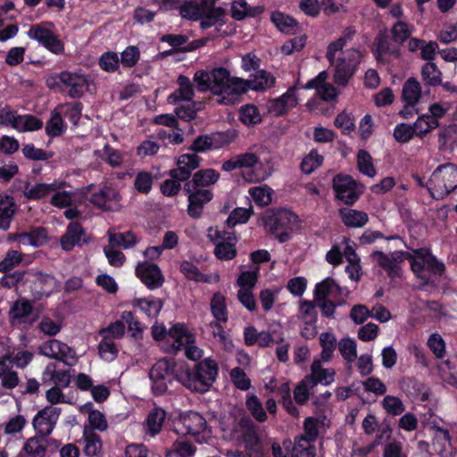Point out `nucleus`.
<instances>
[{"mask_svg":"<svg viewBox=\"0 0 457 457\" xmlns=\"http://www.w3.org/2000/svg\"><path fill=\"white\" fill-rule=\"evenodd\" d=\"M39 353L51 359L71 364L76 361V353L66 344L57 339L44 342L39 346Z\"/></svg>","mask_w":457,"mask_h":457,"instance_id":"obj_14","label":"nucleus"},{"mask_svg":"<svg viewBox=\"0 0 457 457\" xmlns=\"http://www.w3.org/2000/svg\"><path fill=\"white\" fill-rule=\"evenodd\" d=\"M136 274L150 289L157 288L162 285L163 278L156 264L146 262H139L136 268Z\"/></svg>","mask_w":457,"mask_h":457,"instance_id":"obj_17","label":"nucleus"},{"mask_svg":"<svg viewBox=\"0 0 457 457\" xmlns=\"http://www.w3.org/2000/svg\"><path fill=\"white\" fill-rule=\"evenodd\" d=\"M329 424L330 421L326 415L309 417L304 421L305 435L303 436L314 442L317 436L329 427Z\"/></svg>","mask_w":457,"mask_h":457,"instance_id":"obj_28","label":"nucleus"},{"mask_svg":"<svg viewBox=\"0 0 457 457\" xmlns=\"http://www.w3.org/2000/svg\"><path fill=\"white\" fill-rule=\"evenodd\" d=\"M99 355L105 361H112L118 355V347L112 339L104 337L98 345Z\"/></svg>","mask_w":457,"mask_h":457,"instance_id":"obj_61","label":"nucleus"},{"mask_svg":"<svg viewBox=\"0 0 457 457\" xmlns=\"http://www.w3.org/2000/svg\"><path fill=\"white\" fill-rule=\"evenodd\" d=\"M47 242V234L46 229L37 228L29 232H22L21 245L34 247L41 246Z\"/></svg>","mask_w":457,"mask_h":457,"instance_id":"obj_47","label":"nucleus"},{"mask_svg":"<svg viewBox=\"0 0 457 457\" xmlns=\"http://www.w3.org/2000/svg\"><path fill=\"white\" fill-rule=\"evenodd\" d=\"M327 78V72L322 71L319 73V75L316 78L308 81V83L303 87V88L316 89L318 95L324 101L334 100L337 96V91L333 85L326 83Z\"/></svg>","mask_w":457,"mask_h":457,"instance_id":"obj_21","label":"nucleus"},{"mask_svg":"<svg viewBox=\"0 0 457 457\" xmlns=\"http://www.w3.org/2000/svg\"><path fill=\"white\" fill-rule=\"evenodd\" d=\"M109 242L112 246L128 249L133 247L137 243V239L132 232H126L111 234Z\"/></svg>","mask_w":457,"mask_h":457,"instance_id":"obj_58","label":"nucleus"},{"mask_svg":"<svg viewBox=\"0 0 457 457\" xmlns=\"http://www.w3.org/2000/svg\"><path fill=\"white\" fill-rule=\"evenodd\" d=\"M243 444L245 445V453L239 451H230L228 455L233 457H259L261 453L260 443L256 432L248 428L244 436Z\"/></svg>","mask_w":457,"mask_h":457,"instance_id":"obj_26","label":"nucleus"},{"mask_svg":"<svg viewBox=\"0 0 457 457\" xmlns=\"http://www.w3.org/2000/svg\"><path fill=\"white\" fill-rule=\"evenodd\" d=\"M179 422L184 428L181 432L195 436L196 441L200 443L211 436V431L207 428L205 420L197 412L189 411L182 414Z\"/></svg>","mask_w":457,"mask_h":457,"instance_id":"obj_12","label":"nucleus"},{"mask_svg":"<svg viewBox=\"0 0 457 457\" xmlns=\"http://www.w3.org/2000/svg\"><path fill=\"white\" fill-rule=\"evenodd\" d=\"M222 170L227 172L243 170V178L247 182H259L271 176L273 168L269 160L261 161L253 153L237 154L222 163Z\"/></svg>","mask_w":457,"mask_h":457,"instance_id":"obj_3","label":"nucleus"},{"mask_svg":"<svg viewBox=\"0 0 457 457\" xmlns=\"http://www.w3.org/2000/svg\"><path fill=\"white\" fill-rule=\"evenodd\" d=\"M361 59L359 50L351 48L340 52L334 60H329L330 64L335 68L334 79L341 86H345L348 79L353 76L357 65Z\"/></svg>","mask_w":457,"mask_h":457,"instance_id":"obj_8","label":"nucleus"},{"mask_svg":"<svg viewBox=\"0 0 457 457\" xmlns=\"http://www.w3.org/2000/svg\"><path fill=\"white\" fill-rule=\"evenodd\" d=\"M87 241L86 234L78 223H71L66 233L62 237L61 245L63 250L70 251L76 245Z\"/></svg>","mask_w":457,"mask_h":457,"instance_id":"obj_27","label":"nucleus"},{"mask_svg":"<svg viewBox=\"0 0 457 457\" xmlns=\"http://www.w3.org/2000/svg\"><path fill=\"white\" fill-rule=\"evenodd\" d=\"M60 415V409L54 406H48L38 411L33 420V427L41 436L49 435Z\"/></svg>","mask_w":457,"mask_h":457,"instance_id":"obj_15","label":"nucleus"},{"mask_svg":"<svg viewBox=\"0 0 457 457\" xmlns=\"http://www.w3.org/2000/svg\"><path fill=\"white\" fill-rule=\"evenodd\" d=\"M46 130L50 137L60 136L64 131V124L60 111L55 110L52 112L51 118L46 123Z\"/></svg>","mask_w":457,"mask_h":457,"instance_id":"obj_64","label":"nucleus"},{"mask_svg":"<svg viewBox=\"0 0 457 457\" xmlns=\"http://www.w3.org/2000/svg\"><path fill=\"white\" fill-rule=\"evenodd\" d=\"M64 183L61 181H54L52 183H37L28 188L25 195L29 199H40L46 195H52L56 190L61 189Z\"/></svg>","mask_w":457,"mask_h":457,"instance_id":"obj_33","label":"nucleus"},{"mask_svg":"<svg viewBox=\"0 0 457 457\" xmlns=\"http://www.w3.org/2000/svg\"><path fill=\"white\" fill-rule=\"evenodd\" d=\"M348 290L340 287L332 278H327L318 283L314 289V303L327 300L328 296L340 295H347Z\"/></svg>","mask_w":457,"mask_h":457,"instance_id":"obj_23","label":"nucleus"},{"mask_svg":"<svg viewBox=\"0 0 457 457\" xmlns=\"http://www.w3.org/2000/svg\"><path fill=\"white\" fill-rule=\"evenodd\" d=\"M170 342L175 350L195 343V336L183 323H176L169 329Z\"/></svg>","mask_w":457,"mask_h":457,"instance_id":"obj_22","label":"nucleus"},{"mask_svg":"<svg viewBox=\"0 0 457 457\" xmlns=\"http://www.w3.org/2000/svg\"><path fill=\"white\" fill-rule=\"evenodd\" d=\"M218 371L217 362L207 358L193 369L182 366L177 373V379L191 391L204 393L210 389L216 380Z\"/></svg>","mask_w":457,"mask_h":457,"instance_id":"obj_4","label":"nucleus"},{"mask_svg":"<svg viewBox=\"0 0 457 457\" xmlns=\"http://www.w3.org/2000/svg\"><path fill=\"white\" fill-rule=\"evenodd\" d=\"M219 179L220 174L215 170H201L195 173L192 183L195 187H208L215 184Z\"/></svg>","mask_w":457,"mask_h":457,"instance_id":"obj_53","label":"nucleus"},{"mask_svg":"<svg viewBox=\"0 0 457 457\" xmlns=\"http://www.w3.org/2000/svg\"><path fill=\"white\" fill-rule=\"evenodd\" d=\"M337 197L346 204H353L362 192L361 187L348 175H337L333 179Z\"/></svg>","mask_w":457,"mask_h":457,"instance_id":"obj_13","label":"nucleus"},{"mask_svg":"<svg viewBox=\"0 0 457 457\" xmlns=\"http://www.w3.org/2000/svg\"><path fill=\"white\" fill-rule=\"evenodd\" d=\"M421 95L420 83L414 79H409L403 87V99L407 105H415Z\"/></svg>","mask_w":457,"mask_h":457,"instance_id":"obj_42","label":"nucleus"},{"mask_svg":"<svg viewBox=\"0 0 457 457\" xmlns=\"http://www.w3.org/2000/svg\"><path fill=\"white\" fill-rule=\"evenodd\" d=\"M207 237L215 245L214 253L220 260H231L237 254V237L233 232L223 231L218 228H210Z\"/></svg>","mask_w":457,"mask_h":457,"instance_id":"obj_10","label":"nucleus"},{"mask_svg":"<svg viewBox=\"0 0 457 457\" xmlns=\"http://www.w3.org/2000/svg\"><path fill=\"white\" fill-rule=\"evenodd\" d=\"M323 361L319 357L313 360L311 366V374L307 377L312 382V385L322 384L324 386L330 385L335 380V370L333 369L323 368L321 362Z\"/></svg>","mask_w":457,"mask_h":457,"instance_id":"obj_24","label":"nucleus"},{"mask_svg":"<svg viewBox=\"0 0 457 457\" xmlns=\"http://www.w3.org/2000/svg\"><path fill=\"white\" fill-rule=\"evenodd\" d=\"M383 409L391 415L397 416L404 411V405L402 400L394 395H386L381 402Z\"/></svg>","mask_w":457,"mask_h":457,"instance_id":"obj_63","label":"nucleus"},{"mask_svg":"<svg viewBox=\"0 0 457 457\" xmlns=\"http://www.w3.org/2000/svg\"><path fill=\"white\" fill-rule=\"evenodd\" d=\"M49 88L67 91L72 98H80L86 91L93 94L96 87L90 76L78 71H62L59 74L50 76L46 79Z\"/></svg>","mask_w":457,"mask_h":457,"instance_id":"obj_5","label":"nucleus"},{"mask_svg":"<svg viewBox=\"0 0 457 457\" xmlns=\"http://www.w3.org/2000/svg\"><path fill=\"white\" fill-rule=\"evenodd\" d=\"M84 452L87 456H96L102 448L100 436L88 428L84 429Z\"/></svg>","mask_w":457,"mask_h":457,"instance_id":"obj_49","label":"nucleus"},{"mask_svg":"<svg viewBox=\"0 0 457 457\" xmlns=\"http://www.w3.org/2000/svg\"><path fill=\"white\" fill-rule=\"evenodd\" d=\"M247 83V90H266L272 87L275 79L265 71H258L255 74L251 75L249 79H245Z\"/></svg>","mask_w":457,"mask_h":457,"instance_id":"obj_37","label":"nucleus"},{"mask_svg":"<svg viewBox=\"0 0 457 457\" xmlns=\"http://www.w3.org/2000/svg\"><path fill=\"white\" fill-rule=\"evenodd\" d=\"M194 81L199 91H210L217 103L224 105L236 104L239 96L247 91L245 79L232 76L223 67H216L210 71L199 70L194 75Z\"/></svg>","mask_w":457,"mask_h":457,"instance_id":"obj_2","label":"nucleus"},{"mask_svg":"<svg viewBox=\"0 0 457 457\" xmlns=\"http://www.w3.org/2000/svg\"><path fill=\"white\" fill-rule=\"evenodd\" d=\"M31 312V303L24 298L19 299L12 304L10 310V320L13 324L24 323Z\"/></svg>","mask_w":457,"mask_h":457,"instance_id":"obj_35","label":"nucleus"},{"mask_svg":"<svg viewBox=\"0 0 457 457\" xmlns=\"http://www.w3.org/2000/svg\"><path fill=\"white\" fill-rule=\"evenodd\" d=\"M96 155L100 156L104 159L107 163H109L112 167H119L123 162V154L116 150L105 145L102 150H97L95 152Z\"/></svg>","mask_w":457,"mask_h":457,"instance_id":"obj_55","label":"nucleus"},{"mask_svg":"<svg viewBox=\"0 0 457 457\" xmlns=\"http://www.w3.org/2000/svg\"><path fill=\"white\" fill-rule=\"evenodd\" d=\"M181 272L188 278L197 282H206V283H217L220 280V276L218 274L213 275H204L202 274L198 268L190 262H183L180 264Z\"/></svg>","mask_w":457,"mask_h":457,"instance_id":"obj_34","label":"nucleus"},{"mask_svg":"<svg viewBox=\"0 0 457 457\" xmlns=\"http://www.w3.org/2000/svg\"><path fill=\"white\" fill-rule=\"evenodd\" d=\"M239 120L246 126L255 125L262 121L258 108L253 104H245L239 109Z\"/></svg>","mask_w":457,"mask_h":457,"instance_id":"obj_52","label":"nucleus"},{"mask_svg":"<svg viewBox=\"0 0 457 457\" xmlns=\"http://www.w3.org/2000/svg\"><path fill=\"white\" fill-rule=\"evenodd\" d=\"M340 216L344 224L352 228L363 227L369 220L366 212L353 209L340 210Z\"/></svg>","mask_w":457,"mask_h":457,"instance_id":"obj_38","label":"nucleus"},{"mask_svg":"<svg viewBox=\"0 0 457 457\" xmlns=\"http://www.w3.org/2000/svg\"><path fill=\"white\" fill-rule=\"evenodd\" d=\"M248 192L253 201L259 206H267L272 202L273 190L267 185L251 187Z\"/></svg>","mask_w":457,"mask_h":457,"instance_id":"obj_45","label":"nucleus"},{"mask_svg":"<svg viewBox=\"0 0 457 457\" xmlns=\"http://www.w3.org/2000/svg\"><path fill=\"white\" fill-rule=\"evenodd\" d=\"M212 199V193L208 189H199L188 195V214L198 218L202 214L204 205Z\"/></svg>","mask_w":457,"mask_h":457,"instance_id":"obj_25","label":"nucleus"},{"mask_svg":"<svg viewBox=\"0 0 457 457\" xmlns=\"http://www.w3.org/2000/svg\"><path fill=\"white\" fill-rule=\"evenodd\" d=\"M215 0H201L197 2H186L180 7V15L191 21L201 20L203 29L210 28L222 21L224 11L216 8Z\"/></svg>","mask_w":457,"mask_h":457,"instance_id":"obj_6","label":"nucleus"},{"mask_svg":"<svg viewBox=\"0 0 457 457\" xmlns=\"http://www.w3.org/2000/svg\"><path fill=\"white\" fill-rule=\"evenodd\" d=\"M45 382L50 380L55 386L66 387L71 382V376L65 370H57L53 364L46 366L43 374Z\"/></svg>","mask_w":457,"mask_h":457,"instance_id":"obj_39","label":"nucleus"},{"mask_svg":"<svg viewBox=\"0 0 457 457\" xmlns=\"http://www.w3.org/2000/svg\"><path fill=\"white\" fill-rule=\"evenodd\" d=\"M357 167L359 171L367 177L374 178L377 174L372 157L365 150H360L357 154Z\"/></svg>","mask_w":457,"mask_h":457,"instance_id":"obj_51","label":"nucleus"},{"mask_svg":"<svg viewBox=\"0 0 457 457\" xmlns=\"http://www.w3.org/2000/svg\"><path fill=\"white\" fill-rule=\"evenodd\" d=\"M312 443L313 441L307 437L300 436L295 442L292 457H315V447Z\"/></svg>","mask_w":457,"mask_h":457,"instance_id":"obj_48","label":"nucleus"},{"mask_svg":"<svg viewBox=\"0 0 457 457\" xmlns=\"http://www.w3.org/2000/svg\"><path fill=\"white\" fill-rule=\"evenodd\" d=\"M166 419V411L161 407L153 408L146 415L142 428L145 437L153 438L162 429Z\"/></svg>","mask_w":457,"mask_h":457,"instance_id":"obj_18","label":"nucleus"},{"mask_svg":"<svg viewBox=\"0 0 457 457\" xmlns=\"http://www.w3.org/2000/svg\"><path fill=\"white\" fill-rule=\"evenodd\" d=\"M427 187L434 198H443L457 188V166L447 163L438 166L432 173Z\"/></svg>","mask_w":457,"mask_h":457,"instance_id":"obj_7","label":"nucleus"},{"mask_svg":"<svg viewBox=\"0 0 457 457\" xmlns=\"http://www.w3.org/2000/svg\"><path fill=\"white\" fill-rule=\"evenodd\" d=\"M26 34L53 54H58L64 51V46L58 38L55 26L52 22L44 21L31 25Z\"/></svg>","mask_w":457,"mask_h":457,"instance_id":"obj_9","label":"nucleus"},{"mask_svg":"<svg viewBox=\"0 0 457 457\" xmlns=\"http://www.w3.org/2000/svg\"><path fill=\"white\" fill-rule=\"evenodd\" d=\"M195 451L190 444L180 439L173 444L172 449L167 453L166 457H192Z\"/></svg>","mask_w":457,"mask_h":457,"instance_id":"obj_62","label":"nucleus"},{"mask_svg":"<svg viewBox=\"0 0 457 457\" xmlns=\"http://www.w3.org/2000/svg\"><path fill=\"white\" fill-rule=\"evenodd\" d=\"M199 163L200 159L195 154H181L177 160V168L170 170V176L177 180L185 181Z\"/></svg>","mask_w":457,"mask_h":457,"instance_id":"obj_19","label":"nucleus"},{"mask_svg":"<svg viewBox=\"0 0 457 457\" xmlns=\"http://www.w3.org/2000/svg\"><path fill=\"white\" fill-rule=\"evenodd\" d=\"M272 23L278 30L287 34H295L299 30V24L291 16L279 11H275L270 16Z\"/></svg>","mask_w":457,"mask_h":457,"instance_id":"obj_32","label":"nucleus"},{"mask_svg":"<svg viewBox=\"0 0 457 457\" xmlns=\"http://www.w3.org/2000/svg\"><path fill=\"white\" fill-rule=\"evenodd\" d=\"M82 413L87 415V420L92 429L104 431L107 429L108 424L104 415L98 410L93 409L91 403H87L79 406Z\"/></svg>","mask_w":457,"mask_h":457,"instance_id":"obj_31","label":"nucleus"},{"mask_svg":"<svg viewBox=\"0 0 457 457\" xmlns=\"http://www.w3.org/2000/svg\"><path fill=\"white\" fill-rule=\"evenodd\" d=\"M371 258L373 262L383 267L391 278L401 277L402 270L398 264L405 259L410 261L412 271L424 283L434 282L444 271V264L426 249H419L412 253L395 251L390 255L375 252L371 254Z\"/></svg>","mask_w":457,"mask_h":457,"instance_id":"obj_1","label":"nucleus"},{"mask_svg":"<svg viewBox=\"0 0 457 457\" xmlns=\"http://www.w3.org/2000/svg\"><path fill=\"white\" fill-rule=\"evenodd\" d=\"M174 372L173 362L167 359L159 360L151 369L149 378L152 382V390L155 395H162L167 391L172 381Z\"/></svg>","mask_w":457,"mask_h":457,"instance_id":"obj_11","label":"nucleus"},{"mask_svg":"<svg viewBox=\"0 0 457 457\" xmlns=\"http://www.w3.org/2000/svg\"><path fill=\"white\" fill-rule=\"evenodd\" d=\"M296 89V86H293L280 97L269 101L267 103L269 112L273 115H281L295 107L298 102L295 95Z\"/></svg>","mask_w":457,"mask_h":457,"instance_id":"obj_20","label":"nucleus"},{"mask_svg":"<svg viewBox=\"0 0 457 457\" xmlns=\"http://www.w3.org/2000/svg\"><path fill=\"white\" fill-rule=\"evenodd\" d=\"M442 379L457 387V356H452L437 365Z\"/></svg>","mask_w":457,"mask_h":457,"instance_id":"obj_36","label":"nucleus"},{"mask_svg":"<svg viewBox=\"0 0 457 457\" xmlns=\"http://www.w3.org/2000/svg\"><path fill=\"white\" fill-rule=\"evenodd\" d=\"M262 12V7H250L245 0L234 1L231 4V16L237 21H242L248 16L258 15Z\"/></svg>","mask_w":457,"mask_h":457,"instance_id":"obj_40","label":"nucleus"},{"mask_svg":"<svg viewBox=\"0 0 457 457\" xmlns=\"http://www.w3.org/2000/svg\"><path fill=\"white\" fill-rule=\"evenodd\" d=\"M211 311L217 321L226 322L228 320L226 298L221 293L217 292L212 295Z\"/></svg>","mask_w":457,"mask_h":457,"instance_id":"obj_46","label":"nucleus"},{"mask_svg":"<svg viewBox=\"0 0 457 457\" xmlns=\"http://www.w3.org/2000/svg\"><path fill=\"white\" fill-rule=\"evenodd\" d=\"M179 88L170 94L168 101L170 104H179L180 102H192L194 96V87L190 79L183 75L178 78Z\"/></svg>","mask_w":457,"mask_h":457,"instance_id":"obj_29","label":"nucleus"},{"mask_svg":"<svg viewBox=\"0 0 457 457\" xmlns=\"http://www.w3.org/2000/svg\"><path fill=\"white\" fill-rule=\"evenodd\" d=\"M338 349L342 357L349 363L353 362L357 358L356 342L349 337L343 338L338 343Z\"/></svg>","mask_w":457,"mask_h":457,"instance_id":"obj_59","label":"nucleus"},{"mask_svg":"<svg viewBox=\"0 0 457 457\" xmlns=\"http://www.w3.org/2000/svg\"><path fill=\"white\" fill-rule=\"evenodd\" d=\"M43 127V122L31 114H17L14 129L19 132L35 131Z\"/></svg>","mask_w":457,"mask_h":457,"instance_id":"obj_43","label":"nucleus"},{"mask_svg":"<svg viewBox=\"0 0 457 457\" xmlns=\"http://www.w3.org/2000/svg\"><path fill=\"white\" fill-rule=\"evenodd\" d=\"M132 306L138 308L147 317L154 319L158 316L162 308V300L150 296L145 298H136L132 302Z\"/></svg>","mask_w":457,"mask_h":457,"instance_id":"obj_30","label":"nucleus"},{"mask_svg":"<svg viewBox=\"0 0 457 457\" xmlns=\"http://www.w3.org/2000/svg\"><path fill=\"white\" fill-rule=\"evenodd\" d=\"M259 267L254 266L249 270L240 273L237 279V285L239 289L253 290L258 278Z\"/></svg>","mask_w":457,"mask_h":457,"instance_id":"obj_54","label":"nucleus"},{"mask_svg":"<svg viewBox=\"0 0 457 457\" xmlns=\"http://www.w3.org/2000/svg\"><path fill=\"white\" fill-rule=\"evenodd\" d=\"M413 26L399 21L392 27L391 33L393 40L398 44L405 42L411 35Z\"/></svg>","mask_w":457,"mask_h":457,"instance_id":"obj_60","label":"nucleus"},{"mask_svg":"<svg viewBox=\"0 0 457 457\" xmlns=\"http://www.w3.org/2000/svg\"><path fill=\"white\" fill-rule=\"evenodd\" d=\"M438 125V120L431 118L428 114H424L417 119L413 124V129H415L416 135L422 137L437 128Z\"/></svg>","mask_w":457,"mask_h":457,"instance_id":"obj_56","label":"nucleus"},{"mask_svg":"<svg viewBox=\"0 0 457 457\" xmlns=\"http://www.w3.org/2000/svg\"><path fill=\"white\" fill-rule=\"evenodd\" d=\"M422 79L428 85L436 86L442 81V73L434 62H427L421 70Z\"/></svg>","mask_w":457,"mask_h":457,"instance_id":"obj_57","label":"nucleus"},{"mask_svg":"<svg viewBox=\"0 0 457 457\" xmlns=\"http://www.w3.org/2000/svg\"><path fill=\"white\" fill-rule=\"evenodd\" d=\"M296 223L297 216L287 210L268 213L263 218L265 228L271 232H276L282 228H292Z\"/></svg>","mask_w":457,"mask_h":457,"instance_id":"obj_16","label":"nucleus"},{"mask_svg":"<svg viewBox=\"0 0 457 457\" xmlns=\"http://www.w3.org/2000/svg\"><path fill=\"white\" fill-rule=\"evenodd\" d=\"M14 214V202L12 197L0 196V229H8Z\"/></svg>","mask_w":457,"mask_h":457,"instance_id":"obj_41","label":"nucleus"},{"mask_svg":"<svg viewBox=\"0 0 457 457\" xmlns=\"http://www.w3.org/2000/svg\"><path fill=\"white\" fill-rule=\"evenodd\" d=\"M319 340L322 347L320 357L323 362H328L330 361L337 347L336 336L330 332H324L320 335Z\"/></svg>","mask_w":457,"mask_h":457,"instance_id":"obj_44","label":"nucleus"},{"mask_svg":"<svg viewBox=\"0 0 457 457\" xmlns=\"http://www.w3.org/2000/svg\"><path fill=\"white\" fill-rule=\"evenodd\" d=\"M119 198V194L115 189H112L107 186L104 187L100 189L98 193H96L92 195V203L104 209H109L108 202L112 200H117Z\"/></svg>","mask_w":457,"mask_h":457,"instance_id":"obj_50","label":"nucleus"}]
</instances>
